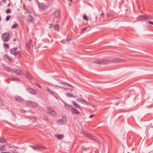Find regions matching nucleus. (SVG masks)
<instances>
[{
    "label": "nucleus",
    "instance_id": "obj_20",
    "mask_svg": "<svg viewBox=\"0 0 153 153\" xmlns=\"http://www.w3.org/2000/svg\"><path fill=\"white\" fill-rule=\"evenodd\" d=\"M73 104L74 106L77 108H79L80 107V106L79 105L77 104L74 101H72Z\"/></svg>",
    "mask_w": 153,
    "mask_h": 153
},
{
    "label": "nucleus",
    "instance_id": "obj_1",
    "mask_svg": "<svg viewBox=\"0 0 153 153\" xmlns=\"http://www.w3.org/2000/svg\"><path fill=\"white\" fill-rule=\"evenodd\" d=\"M153 18L152 17L148 15H140L137 18V19L139 21L151 20Z\"/></svg>",
    "mask_w": 153,
    "mask_h": 153
},
{
    "label": "nucleus",
    "instance_id": "obj_18",
    "mask_svg": "<svg viewBox=\"0 0 153 153\" xmlns=\"http://www.w3.org/2000/svg\"><path fill=\"white\" fill-rule=\"evenodd\" d=\"M32 42V41L31 40H29L27 45V47L28 48H30L32 46L31 44Z\"/></svg>",
    "mask_w": 153,
    "mask_h": 153
},
{
    "label": "nucleus",
    "instance_id": "obj_36",
    "mask_svg": "<svg viewBox=\"0 0 153 153\" xmlns=\"http://www.w3.org/2000/svg\"><path fill=\"white\" fill-rule=\"evenodd\" d=\"M11 80L12 81H19L20 80V79L18 78H12L11 79Z\"/></svg>",
    "mask_w": 153,
    "mask_h": 153
},
{
    "label": "nucleus",
    "instance_id": "obj_12",
    "mask_svg": "<svg viewBox=\"0 0 153 153\" xmlns=\"http://www.w3.org/2000/svg\"><path fill=\"white\" fill-rule=\"evenodd\" d=\"M76 100L79 102H82L84 104H87L88 103L87 101L84 100V99H76Z\"/></svg>",
    "mask_w": 153,
    "mask_h": 153
},
{
    "label": "nucleus",
    "instance_id": "obj_42",
    "mask_svg": "<svg viewBox=\"0 0 153 153\" xmlns=\"http://www.w3.org/2000/svg\"><path fill=\"white\" fill-rule=\"evenodd\" d=\"M20 111L22 113H25L26 112L25 111L22 109L20 110Z\"/></svg>",
    "mask_w": 153,
    "mask_h": 153
},
{
    "label": "nucleus",
    "instance_id": "obj_21",
    "mask_svg": "<svg viewBox=\"0 0 153 153\" xmlns=\"http://www.w3.org/2000/svg\"><path fill=\"white\" fill-rule=\"evenodd\" d=\"M55 17L56 18H58L60 16V13L59 11H56L55 13Z\"/></svg>",
    "mask_w": 153,
    "mask_h": 153
},
{
    "label": "nucleus",
    "instance_id": "obj_47",
    "mask_svg": "<svg viewBox=\"0 0 153 153\" xmlns=\"http://www.w3.org/2000/svg\"><path fill=\"white\" fill-rule=\"evenodd\" d=\"M110 13H107V17H109L110 16Z\"/></svg>",
    "mask_w": 153,
    "mask_h": 153
},
{
    "label": "nucleus",
    "instance_id": "obj_23",
    "mask_svg": "<svg viewBox=\"0 0 153 153\" xmlns=\"http://www.w3.org/2000/svg\"><path fill=\"white\" fill-rule=\"evenodd\" d=\"M55 136L57 138L60 140L62 139L63 137V135L62 134H56Z\"/></svg>",
    "mask_w": 153,
    "mask_h": 153
},
{
    "label": "nucleus",
    "instance_id": "obj_31",
    "mask_svg": "<svg viewBox=\"0 0 153 153\" xmlns=\"http://www.w3.org/2000/svg\"><path fill=\"white\" fill-rule=\"evenodd\" d=\"M24 9L26 11V12L27 13H28L30 14L31 13V11L30 10H29L27 9L24 7Z\"/></svg>",
    "mask_w": 153,
    "mask_h": 153
},
{
    "label": "nucleus",
    "instance_id": "obj_53",
    "mask_svg": "<svg viewBox=\"0 0 153 153\" xmlns=\"http://www.w3.org/2000/svg\"><path fill=\"white\" fill-rule=\"evenodd\" d=\"M6 152V153H10V152Z\"/></svg>",
    "mask_w": 153,
    "mask_h": 153
},
{
    "label": "nucleus",
    "instance_id": "obj_35",
    "mask_svg": "<svg viewBox=\"0 0 153 153\" xmlns=\"http://www.w3.org/2000/svg\"><path fill=\"white\" fill-rule=\"evenodd\" d=\"M11 18V16H10V15H9V16H7L6 17V21H9L10 18Z\"/></svg>",
    "mask_w": 153,
    "mask_h": 153
},
{
    "label": "nucleus",
    "instance_id": "obj_5",
    "mask_svg": "<svg viewBox=\"0 0 153 153\" xmlns=\"http://www.w3.org/2000/svg\"><path fill=\"white\" fill-rule=\"evenodd\" d=\"M34 150H40L41 149H45V147L42 145H36L35 146L30 145L29 146Z\"/></svg>",
    "mask_w": 153,
    "mask_h": 153
},
{
    "label": "nucleus",
    "instance_id": "obj_4",
    "mask_svg": "<svg viewBox=\"0 0 153 153\" xmlns=\"http://www.w3.org/2000/svg\"><path fill=\"white\" fill-rule=\"evenodd\" d=\"M26 105L30 107H34L38 106V104L36 102L30 101H27L26 102Z\"/></svg>",
    "mask_w": 153,
    "mask_h": 153
},
{
    "label": "nucleus",
    "instance_id": "obj_25",
    "mask_svg": "<svg viewBox=\"0 0 153 153\" xmlns=\"http://www.w3.org/2000/svg\"><path fill=\"white\" fill-rule=\"evenodd\" d=\"M87 136L90 139L94 140V138L93 137V136L90 134H87Z\"/></svg>",
    "mask_w": 153,
    "mask_h": 153
},
{
    "label": "nucleus",
    "instance_id": "obj_41",
    "mask_svg": "<svg viewBox=\"0 0 153 153\" xmlns=\"http://www.w3.org/2000/svg\"><path fill=\"white\" fill-rule=\"evenodd\" d=\"M21 54V53H20V51H17L16 52V55H20Z\"/></svg>",
    "mask_w": 153,
    "mask_h": 153
},
{
    "label": "nucleus",
    "instance_id": "obj_30",
    "mask_svg": "<svg viewBox=\"0 0 153 153\" xmlns=\"http://www.w3.org/2000/svg\"><path fill=\"white\" fill-rule=\"evenodd\" d=\"M5 58L7 59L9 61H11V58L10 57H9L8 55H6L4 56Z\"/></svg>",
    "mask_w": 153,
    "mask_h": 153
},
{
    "label": "nucleus",
    "instance_id": "obj_8",
    "mask_svg": "<svg viewBox=\"0 0 153 153\" xmlns=\"http://www.w3.org/2000/svg\"><path fill=\"white\" fill-rule=\"evenodd\" d=\"M108 60L111 61V62L109 63H110L111 62H112L113 63H116L119 62H122L123 61V59L119 58H115V59H113L111 60Z\"/></svg>",
    "mask_w": 153,
    "mask_h": 153
},
{
    "label": "nucleus",
    "instance_id": "obj_51",
    "mask_svg": "<svg viewBox=\"0 0 153 153\" xmlns=\"http://www.w3.org/2000/svg\"><path fill=\"white\" fill-rule=\"evenodd\" d=\"M13 115L14 116H15V114H14L13 113Z\"/></svg>",
    "mask_w": 153,
    "mask_h": 153
},
{
    "label": "nucleus",
    "instance_id": "obj_14",
    "mask_svg": "<svg viewBox=\"0 0 153 153\" xmlns=\"http://www.w3.org/2000/svg\"><path fill=\"white\" fill-rule=\"evenodd\" d=\"M17 48H14L11 49L10 50V53L12 54L16 55V53L17 51Z\"/></svg>",
    "mask_w": 153,
    "mask_h": 153
},
{
    "label": "nucleus",
    "instance_id": "obj_38",
    "mask_svg": "<svg viewBox=\"0 0 153 153\" xmlns=\"http://www.w3.org/2000/svg\"><path fill=\"white\" fill-rule=\"evenodd\" d=\"M83 18L84 20H88V18L86 15H85L84 16H83Z\"/></svg>",
    "mask_w": 153,
    "mask_h": 153
},
{
    "label": "nucleus",
    "instance_id": "obj_2",
    "mask_svg": "<svg viewBox=\"0 0 153 153\" xmlns=\"http://www.w3.org/2000/svg\"><path fill=\"white\" fill-rule=\"evenodd\" d=\"M10 34L8 33H5L1 35L3 40L4 42H8L10 39Z\"/></svg>",
    "mask_w": 153,
    "mask_h": 153
},
{
    "label": "nucleus",
    "instance_id": "obj_32",
    "mask_svg": "<svg viewBox=\"0 0 153 153\" xmlns=\"http://www.w3.org/2000/svg\"><path fill=\"white\" fill-rule=\"evenodd\" d=\"M4 105V103L2 100V99L0 98V105L3 106Z\"/></svg>",
    "mask_w": 153,
    "mask_h": 153
},
{
    "label": "nucleus",
    "instance_id": "obj_19",
    "mask_svg": "<svg viewBox=\"0 0 153 153\" xmlns=\"http://www.w3.org/2000/svg\"><path fill=\"white\" fill-rule=\"evenodd\" d=\"M61 83L63 85H64V86L68 87H71V88H73V86L72 85L70 84L69 83H67L61 82Z\"/></svg>",
    "mask_w": 153,
    "mask_h": 153
},
{
    "label": "nucleus",
    "instance_id": "obj_44",
    "mask_svg": "<svg viewBox=\"0 0 153 153\" xmlns=\"http://www.w3.org/2000/svg\"><path fill=\"white\" fill-rule=\"evenodd\" d=\"M36 85L38 87H39V88H41V86H40V85L38 84H36Z\"/></svg>",
    "mask_w": 153,
    "mask_h": 153
},
{
    "label": "nucleus",
    "instance_id": "obj_11",
    "mask_svg": "<svg viewBox=\"0 0 153 153\" xmlns=\"http://www.w3.org/2000/svg\"><path fill=\"white\" fill-rule=\"evenodd\" d=\"M71 111L74 114H79V111L76 109L74 108H71Z\"/></svg>",
    "mask_w": 153,
    "mask_h": 153
},
{
    "label": "nucleus",
    "instance_id": "obj_37",
    "mask_svg": "<svg viewBox=\"0 0 153 153\" xmlns=\"http://www.w3.org/2000/svg\"><path fill=\"white\" fill-rule=\"evenodd\" d=\"M1 149L2 150H6L5 146V145H3L1 147Z\"/></svg>",
    "mask_w": 153,
    "mask_h": 153
},
{
    "label": "nucleus",
    "instance_id": "obj_49",
    "mask_svg": "<svg viewBox=\"0 0 153 153\" xmlns=\"http://www.w3.org/2000/svg\"><path fill=\"white\" fill-rule=\"evenodd\" d=\"M16 39H13V41H16Z\"/></svg>",
    "mask_w": 153,
    "mask_h": 153
},
{
    "label": "nucleus",
    "instance_id": "obj_48",
    "mask_svg": "<svg viewBox=\"0 0 153 153\" xmlns=\"http://www.w3.org/2000/svg\"><path fill=\"white\" fill-rule=\"evenodd\" d=\"M2 1L4 2H6L7 0H2Z\"/></svg>",
    "mask_w": 153,
    "mask_h": 153
},
{
    "label": "nucleus",
    "instance_id": "obj_43",
    "mask_svg": "<svg viewBox=\"0 0 153 153\" xmlns=\"http://www.w3.org/2000/svg\"><path fill=\"white\" fill-rule=\"evenodd\" d=\"M150 25H153V22L150 21H148Z\"/></svg>",
    "mask_w": 153,
    "mask_h": 153
},
{
    "label": "nucleus",
    "instance_id": "obj_22",
    "mask_svg": "<svg viewBox=\"0 0 153 153\" xmlns=\"http://www.w3.org/2000/svg\"><path fill=\"white\" fill-rule=\"evenodd\" d=\"M65 105L66 109L68 110H71V108H73L72 107V105H70L68 104H67L66 103H65Z\"/></svg>",
    "mask_w": 153,
    "mask_h": 153
},
{
    "label": "nucleus",
    "instance_id": "obj_10",
    "mask_svg": "<svg viewBox=\"0 0 153 153\" xmlns=\"http://www.w3.org/2000/svg\"><path fill=\"white\" fill-rule=\"evenodd\" d=\"M15 99L18 102H21L24 100V99L22 98L21 97L17 96L15 97Z\"/></svg>",
    "mask_w": 153,
    "mask_h": 153
},
{
    "label": "nucleus",
    "instance_id": "obj_50",
    "mask_svg": "<svg viewBox=\"0 0 153 153\" xmlns=\"http://www.w3.org/2000/svg\"><path fill=\"white\" fill-rule=\"evenodd\" d=\"M104 14V13H102L101 14V16H102Z\"/></svg>",
    "mask_w": 153,
    "mask_h": 153
},
{
    "label": "nucleus",
    "instance_id": "obj_33",
    "mask_svg": "<svg viewBox=\"0 0 153 153\" xmlns=\"http://www.w3.org/2000/svg\"><path fill=\"white\" fill-rule=\"evenodd\" d=\"M18 26V25L17 24L15 23L14 24L12 27L11 28H14Z\"/></svg>",
    "mask_w": 153,
    "mask_h": 153
},
{
    "label": "nucleus",
    "instance_id": "obj_26",
    "mask_svg": "<svg viewBox=\"0 0 153 153\" xmlns=\"http://www.w3.org/2000/svg\"><path fill=\"white\" fill-rule=\"evenodd\" d=\"M39 7L40 9L43 10L44 8L45 4H39Z\"/></svg>",
    "mask_w": 153,
    "mask_h": 153
},
{
    "label": "nucleus",
    "instance_id": "obj_6",
    "mask_svg": "<svg viewBox=\"0 0 153 153\" xmlns=\"http://www.w3.org/2000/svg\"><path fill=\"white\" fill-rule=\"evenodd\" d=\"M67 118L66 117L65 115H63L61 119L58 120L59 123L61 124H65L66 123Z\"/></svg>",
    "mask_w": 153,
    "mask_h": 153
},
{
    "label": "nucleus",
    "instance_id": "obj_16",
    "mask_svg": "<svg viewBox=\"0 0 153 153\" xmlns=\"http://www.w3.org/2000/svg\"><path fill=\"white\" fill-rule=\"evenodd\" d=\"M26 90H27L28 92L33 94H35L36 93V91L35 90L31 88H27Z\"/></svg>",
    "mask_w": 153,
    "mask_h": 153
},
{
    "label": "nucleus",
    "instance_id": "obj_40",
    "mask_svg": "<svg viewBox=\"0 0 153 153\" xmlns=\"http://www.w3.org/2000/svg\"><path fill=\"white\" fill-rule=\"evenodd\" d=\"M4 46L7 48H9V46L8 44L4 43Z\"/></svg>",
    "mask_w": 153,
    "mask_h": 153
},
{
    "label": "nucleus",
    "instance_id": "obj_34",
    "mask_svg": "<svg viewBox=\"0 0 153 153\" xmlns=\"http://www.w3.org/2000/svg\"><path fill=\"white\" fill-rule=\"evenodd\" d=\"M47 91L50 92L51 94H53L54 93V92L53 91H51L50 89L49 88H48L47 89Z\"/></svg>",
    "mask_w": 153,
    "mask_h": 153
},
{
    "label": "nucleus",
    "instance_id": "obj_28",
    "mask_svg": "<svg viewBox=\"0 0 153 153\" xmlns=\"http://www.w3.org/2000/svg\"><path fill=\"white\" fill-rule=\"evenodd\" d=\"M53 27L55 30L56 31L59 30V26L57 25H54Z\"/></svg>",
    "mask_w": 153,
    "mask_h": 153
},
{
    "label": "nucleus",
    "instance_id": "obj_45",
    "mask_svg": "<svg viewBox=\"0 0 153 153\" xmlns=\"http://www.w3.org/2000/svg\"><path fill=\"white\" fill-rule=\"evenodd\" d=\"M93 116H94V115L91 114L89 116V118H91L93 117Z\"/></svg>",
    "mask_w": 153,
    "mask_h": 153
},
{
    "label": "nucleus",
    "instance_id": "obj_15",
    "mask_svg": "<svg viewBox=\"0 0 153 153\" xmlns=\"http://www.w3.org/2000/svg\"><path fill=\"white\" fill-rule=\"evenodd\" d=\"M27 19L28 20L32 22H34V18L33 17L30 15H28L27 16Z\"/></svg>",
    "mask_w": 153,
    "mask_h": 153
},
{
    "label": "nucleus",
    "instance_id": "obj_3",
    "mask_svg": "<svg viewBox=\"0 0 153 153\" xmlns=\"http://www.w3.org/2000/svg\"><path fill=\"white\" fill-rule=\"evenodd\" d=\"M111 62V61L110 60H108L107 59H104L95 60L93 62L97 64H105L109 63Z\"/></svg>",
    "mask_w": 153,
    "mask_h": 153
},
{
    "label": "nucleus",
    "instance_id": "obj_52",
    "mask_svg": "<svg viewBox=\"0 0 153 153\" xmlns=\"http://www.w3.org/2000/svg\"><path fill=\"white\" fill-rule=\"evenodd\" d=\"M1 16H0V22L1 21Z\"/></svg>",
    "mask_w": 153,
    "mask_h": 153
},
{
    "label": "nucleus",
    "instance_id": "obj_17",
    "mask_svg": "<svg viewBox=\"0 0 153 153\" xmlns=\"http://www.w3.org/2000/svg\"><path fill=\"white\" fill-rule=\"evenodd\" d=\"M25 76L29 79H33V76L31 74L28 72H26Z\"/></svg>",
    "mask_w": 153,
    "mask_h": 153
},
{
    "label": "nucleus",
    "instance_id": "obj_24",
    "mask_svg": "<svg viewBox=\"0 0 153 153\" xmlns=\"http://www.w3.org/2000/svg\"><path fill=\"white\" fill-rule=\"evenodd\" d=\"M66 95L68 97H74V98L76 97V96H74L72 94H71L70 93H67L66 94Z\"/></svg>",
    "mask_w": 153,
    "mask_h": 153
},
{
    "label": "nucleus",
    "instance_id": "obj_46",
    "mask_svg": "<svg viewBox=\"0 0 153 153\" xmlns=\"http://www.w3.org/2000/svg\"><path fill=\"white\" fill-rule=\"evenodd\" d=\"M13 153H19L16 150H14L12 151Z\"/></svg>",
    "mask_w": 153,
    "mask_h": 153
},
{
    "label": "nucleus",
    "instance_id": "obj_9",
    "mask_svg": "<svg viewBox=\"0 0 153 153\" xmlns=\"http://www.w3.org/2000/svg\"><path fill=\"white\" fill-rule=\"evenodd\" d=\"M3 67L4 69L5 70L7 71L13 73V70L11 69L10 68L7 67L5 65H3Z\"/></svg>",
    "mask_w": 153,
    "mask_h": 153
},
{
    "label": "nucleus",
    "instance_id": "obj_7",
    "mask_svg": "<svg viewBox=\"0 0 153 153\" xmlns=\"http://www.w3.org/2000/svg\"><path fill=\"white\" fill-rule=\"evenodd\" d=\"M47 111L48 113L52 116H55L56 115L55 111L51 108L48 107L47 108Z\"/></svg>",
    "mask_w": 153,
    "mask_h": 153
},
{
    "label": "nucleus",
    "instance_id": "obj_29",
    "mask_svg": "<svg viewBox=\"0 0 153 153\" xmlns=\"http://www.w3.org/2000/svg\"><path fill=\"white\" fill-rule=\"evenodd\" d=\"M90 30V27L89 26L83 29L82 30V31L83 30H87L89 31Z\"/></svg>",
    "mask_w": 153,
    "mask_h": 153
},
{
    "label": "nucleus",
    "instance_id": "obj_39",
    "mask_svg": "<svg viewBox=\"0 0 153 153\" xmlns=\"http://www.w3.org/2000/svg\"><path fill=\"white\" fill-rule=\"evenodd\" d=\"M6 12L7 13H9L11 12V10L10 9H8L6 10Z\"/></svg>",
    "mask_w": 153,
    "mask_h": 153
},
{
    "label": "nucleus",
    "instance_id": "obj_13",
    "mask_svg": "<svg viewBox=\"0 0 153 153\" xmlns=\"http://www.w3.org/2000/svg\"><path fill=\"white\" fill-rule=\"evenodd\" d=\"M13 71L15 72L18 75H21L22 74V72L19 69H14L13 70Z\"/></svg>",
    "mask_w": 153,
    "mask_h": 153
},
{
    "label": "nucleus",
    "instance_id": "obj_27",
    "mask_svg": "<svg viewBox=\"0 0 153 153\" xmlns=\"http://www.w3.org/2000/svg\"><path fill=\"white\" fill-rule=\"evenodd\" d=\"M6 141L4 138L0 137V143H4L6 142Z\"/></svg>",
    "mask_w": 153,
    "mask_h": 153
}]
</instances>
